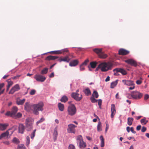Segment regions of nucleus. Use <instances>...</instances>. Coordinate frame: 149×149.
Masks as SVG:
<instances>
[{"label": "nucleus", "instance_id": "f704fd0d", "mask_svg": "<svg viewBox=\"0 0 149 149\" xmlns=\"http://www.w3.org/2000/svg\"><path fill=\"white\" fill-rule=\"evenodd\" d=\"M50 53H53L55 54H62L61 50L53 51L49 52Z\"/></svg>", "mask_w": 149, "mask_h": 149}, {"label": "nucleus", "instance_id": "a19ab883", "mask_svg": "<svg viewBox=\"0 0 149 149\" xmlns=\"http://www.w3.org/2000/svg\"><path fill=\"white\" fill-rule=\"evenodd\" d=\"M148 122V120H146L145 118H143L141 120V124L144 123V125L146 124Z\"/></svg>", "mask_w": 149, "mask_h": 149}, {"label": "nucleus", "instance_id": "4d7b16f0", "mask_svg": "<svg viewBox=\"0 0 149 149\" xmlns=\"http://www.w3.org/2000/svg\"><path fill=\"white\" fill-rule=\"evenodd\" d=\"M146 130V127H142V129L141 130V132H145Z\"/></svg>", "mask_w": 149, "mask_h": 149}, {"label": "nucleus", "instance_id": "37998d69", "mask_svg": "<svg viewBox=\"0 0 149 149\" xmlns=\"http://www.w3.org/2000/svg\"><path fill=\"white\" fill-rule=\"evenodd\" d=\"M7 81L8 82V86H11L13 84V83L12 81L10 79H8L7 80Z\"/></svg>", "mask_w": 149, "mask_h": 149}, {"label": "nucleus", "instance_id": "4be33fe9", "mask_svg": "<svg viewBox=\"0 0 149 149\" xmlns=\"http://www.w3.org/2000/svg\"><path fill=\"white\" fill-rule=\"evenodd\" d=\"M8 126V124H0V130H5L7 127Z\"/></svg>", "mask_w": 149, "mask_h": 149}, {"label": "nucleus", "instance_id": "aec40b11", "mask_svg": "<svg viewBox=\"0 0 149 149\" xmlns=\"http://www.w3.org/2000/svg\"><path fill=\"white\" fill-rule=\"evenodd\" d=\"M79 63V61L77 60H75L71 61L69 63L70 66H74L77 65Z\"/></svg>", "mask_w": 149, "mask_h": 149}, {"label": "nucleus", "instance_id": "052dcab7", "mask_svg": "<svg viewBox=\"0 0 149 149\" xmlns=\"http://www.w3.org/2000/svg\"><path fill=\"white\" fill-rule=\"evenodd\" d=\"M20 76V75H18L15 76V77H13L12 78V79H18V78H19V77Z\"/></svg>", "mask_w": 149, "mask_h": 149}, {"label": "nucleus", "instance_id": "de8ad7c7", "mask_svg": "<svg viewBox=\"0 0 149 149\" xmlns=\"http://www.w3.org/2000/svg\"><path fill=\"white\" fill-rule=\"evenodd\" d=\"M89 61V60L88 59L86 60L84 62H83L81 64L84 65L86 66L87 64L88 63Z\"/></svg>", "mask_w": 149, "mask_h": 149}, {"label": "nucleus", "instance_id": "5fc2aeb1", "mask_svg": "<svg viewBox=\"0 0 149 149\" xmlns=\"http://www.w3.org/2000/svg\"><path fill=\"white\" fill-rule=\"evenodd\" d=\"M149 98V95L148 94H146L144 95V100H147Z\"/></svg>", "mask_w": 149, "mask_h": 149}, {"label": "nucleus", "instance_id": "0eeeda50", "mask_svg": "<svg viewBox=\"0 0 149 149\" xmlns=\"http://www.w3.org/2000/svg\"><path fill=\"white\" fill-rule=\"evenodd\" d=\"M18 111V108L16 107H14L12 109L11 111H8L6 113L7 116H10L12 117H14L16 116V114Z\"/></svg>", "mask_w": 149, "mask_h": 149}, {"label": "nucleus", "instance_id": "ddd939ff", "mask_svg": "<svg viewBox=\"0 0 149 149\" xmlns=\"http://www.w3.org/2000/svg\"><path fill=\"white\" fill-rule=\"evenodd\" d=\"M122 82L125 85L128 86H131V85H135L134 82L131 80H123Z\"/></svg>", "mask_w": 149, "mask_h": 149}, {"label": "nucleus", "instance_id": "69168bd1", "mask_svg": "<svg viewBox=\"0 0 149 149\" xmlns=\"http://www.w3.org/2000/svg\"><path fill=\"white\" fill-rule=\"evenodd\" d=\"M54 77V72L51 73L49 76V77L50 78H52Z\"/></svg>", "mask_w": 149, "mask_h": 149}, {"label": "nucleus", "instance_id": "b1692460", "mask_svg": "<svg viewBox=\"0 0 149 149\" xmlns=\"http://www.w3.org/2000/svg\"><path fill=\"white\" fill-rule=\"evenodd\" d=\"M58 135V133L57 131V128H55L54 129L53 133V136H54V141H55L56 140Z\"/></svg>", "mask_w": 149, "mask_h": 149}, {"label": "nucleus", "instance_id": "58836bf2", "mask_svg": "<svg viewBox=\"0 0 149 149\" xmlns=\"http://www.w3.org/2000/svg\"><path fill=\"white\" fill-rule=\"evenodd\" d=\"M92 95L93 97H95L96 98H97L99 96L98 93L95 91H94Z\"/></svg>", "mask_w": 149, "mask_h": 149}, {"label": "nucleus", "instance_id": "774afa93", "mask_svg": "<svg viewBox=\"0 0 149 149\" xmlns=\"http://www.w3.org/2000/svg\"><path fill=\"white\" fill-rule=\"evenodd\" d=\"M110 80V77L109 76H107L106 79L105 80V81L106 82L109 81Z\"/></svg>", "mask_w": 149, "mask_h": 149}, {"label": "nucleus", "instance_id": "7ed1b4c3", "mask_svg": "<svg viewBox=\"0 0 149 149\" xmlns=\"http://www.w3.org/2000/svg\"><path fill=\"white\" fill-rule=\"evenodd\" d=\"M34 120L31 118H28L25 120L26 127L28 131H30L33 127Z\"/></svg>", "mask_w": 149, "mask_h": 149}, {"label": "nucleus", "instance_id": "cd10ccee", "mask_svg": "<svg viewBox=\"0 0 149 149\" xmlns=\"http://www.w3.org/2000/svg\"><path fill=\"white\" fill-rule=\"evenodd\" d=\"M25 101V99H23L22 100H17L16 101L17 104L18 105H22L23 104Z\"/></svg>", "mask_w": 149, "mask_h": 149}, {"label": "nucleus", "instance_id": "9d476101", "mask_svg": "<svg viewBox=\"0 0 149 149\" xmlns=\"http://www.w3.org/2000/svg\"><path fill=\"white\" fill-rule=\"evenodd\" d=\"M20 88L19 84H16L13 86L10 89V91L9 94H13L15 92L18 91L20 90Z\"/></svg>", "mask_w": 149, "mask_h": 149}, {"label": "nucleus", "instance_id": "e433bc0d", "mask_svg": "<svg viewBox=\"0 0 149 149\" xmlns=\"http://www.w3.org/2000/svg\"><path fill=\"white\" fill-rule=\"evenodd\" d=\"M97 63L96 62H92L90 63L91 67L93 68H95L97 65Z\"/></svg>", "mask_w": 149, "mask_h": 149}, {"label": "nucleus", "instance_id": "4c0bfd02", "mask_svg": "<svg viewBox=\"0 0 149 149\" xmlns=\"http://www.w3.org/2000/svg\"><path fill=\"white\" fill-rule=\"evenodd\" d=\"M97 130L98 131H100L102 130L101 123L100 122L98 123L97 126Z\"/></svg>", "mask_w": 149, "mask_h": 149}, {"label": "nucleus", "instance_id": "6e6d98bb", "mask_svg": "<svg viewBox=\"0 0 149 149\" xmlns=\"http://www.w3.org/2000/svg\"><path fill=\"white\" fill-rule=\"evenodd\" d=\"M113 71L114 72V75L117 76L119 75L118 74V72H119L117 71V70H114V69L113 70Z\"/></svg>", "mask_w": 149, "mask_h": 149}, {"label": "nucleus", "instance_id": "473e14b6", "mask_svg": "<svg viewBox=\"0 0 149 149\" xmlns=\"http://www.w3.org/2000/svg\"><path fill=\"white\" fill-rule=\"evenodd\" d=\"M68 100V98L66 96H63L61 98L60 100L62 102H65Z\"/></svg>", "mask_w": 149, "mask_h": 149}, {"label": "nucleus", "instance_id": "9b49d317", "mask_svg": "<svg viewBox=\"0 0 149 149\" xmlns=\"http://www.w3.org/2000/svg\"><path fill=\"white\" fill-rule=\"evenodd\" d=\"M71 96L72 98L77 101H80L82 98V95L74 93L72 94Z\"/></svg>", "mask_w": 149, "mask_h": 149}, {"label": "nucleus", "instance_id": "bf43d9fd", "mask_svg": "<svg viewBox=\"0 0 149 149\" xmlns=\"http://www.w3.org/2000/svg\"><path fill=\"white\" fill-rule=\"evenodd\" d=\"M130 130L134 134H135L136 133V132L134 130V129L133 127H131L130 128Z\"/></svg>", "mask_w": 149, "mask_h": 149}, {"label": "nucleus", "instance_id": "864d4df0", "mask_svg": "<svg viewBox=\"0 0 149 149\" xmlns=\"http://www.w3.org/2000/svg\"><path fill=\"white\" fill-rule=\"evenodd\" d=\"M36 92V91L34 89L32 90L30 92V94L31 95H33L35 94Z\"/></svg>", "mask_w": 149, "mask_h": 149}, {"label": "nucleus", "instance_id": "ea45409f", "mask_svg": "<svg viewBox=\"0 0 149 149\" xmlns=\"http://www.w3.org/2000/svg\"><path fill=\"white\" fill-rule=\"evenodd\" d=\"M45 120V119L43 118H40V119L37 121L36 123V124L37 125H38L42 122L43 121Z\"/></svg>", "mask_w": 149, "mask_h": 149}, {"label": "nucleus", "instance_id": "a18cd8bd", "mask_svg": "<svg viewBox=\"0 0 149 149\" xmlns=\"http://www.w3.org/2000/svg\"><path fill=\"white\" fill-rule=\"evenodd\" d=\"M62 54H64L65 53L68 52H69L68 50L67 49H64L62 50H61Z\"/></svg>", "mask_w": 149, "mask_h": 149}, {"label": "nucleus", "instance_id": "2f4dec72", "mask_svg": "<svg viewBox=\"0 0 149 149\" xmlns=\"http://www.w3.org/2000/svg\"><path fill=\"white\" fill-rule=\"evenodd\" d=\"M100 139L101 140V146L103 147L104 146V140L102 136H100Z\"/></svg>", "mask_w": 149, "mask_h": 149}, {"label": "nucleus", "instance_id": "5701e85b", "mask_svg": "<svg viewBox=\"0 0 149 149\" xmlns=\"http://www.w3.org/2000/svg\"><path fill=\"white\" fill-rule=\"evenodd\" d=\"M98 56L100 58L104 59L107 57V55L106 54H105L102 51L100 54Z\"/></svg>", "mask_w": 149, "mask_h": 149}, {"label": "nucleus", "instance_id": "423d86ee", "mask_svg": "<svg viewBox=\"0 0 149 149\" xmlns=\"http://www.w3.org/2000/svg\"><path fill=\"white\" fill-rule=\"evenodd\" d=\"M77 143L79 144V147L81 148H84L86 146V144L85 142L83 141L82 137L81 135H80L77 137Z\"/></svg>", "mask_w": 149, "mask_h": 149}, {"label": "nucleus", "instance_id": "79ce46f5", "mask_svg": "<svg viewBox=\"0 0 149 149\" xmlns=\"http://www.w3.org/2000/svg\"><path fill=\"white\" fill-rule=\"evenodd\" d=\"M36 131V129L34 130L33 132L31 134V139H33L35 136Z\"/></svg>", "mask_w": 149, "mask_h": 149}, {"label": "nucleus", "instance_id": "7c9ffc66", "mask_svg": "<svg viewBox=\"0 0 149 149\" xmlns=\"http://www.w3.org/2000/svg\"><path fill=\"white\" fill-rule=\"evenodd\" d=\"M12 142L14 143L17 144H18L20 142L19 140L16 137H14L13 139Z\"/></svg>", "mask_w": 149, "mask_h": 149}, {"label": "nucleus", "instance_id": "f03ea898", "mask_svg": "<svg viewBox=\"0 0 149 149\" xmlns=\"http://www.w3.org/2000/svg\"><path fill=\"white\" fill-rule=\"evenodd\" d=\"M112 63L110 62H103L100 63L98 65V68H100L102 72H106L112 69Z\"/></svg>", "mask_w": 149, "mask_h": 149}, {"label": "nucleus", "instance_id": "4468645a", "mask_svg": "<svg viewBox=\"0 0 149 149\" xmlns=\"http://www.w3.org/2000/svg\"><path fill=\"white\" fill-rule=\"evenodd\" d=\"M130 52L124 49H120L118 51L119 54L125 55L129 53Z\"/></svg>", "mask_w": 149, "mask_h": 149}, {"label": "nucleus", "instance_id": "c03bdc74", "mask_svg": "<svg viewBox=\"0 0 149 149\" xmlns=\"http://www.w3.org/2000/svg\"><path fill=\"white\" fill-rule=\"evenodd\" d=\"M91 100L92 103H95L97 102L98 101L97 100L95 99L94 97H91Z\"/></svg>", "mask_w": 149, "mask_h": 149}, {"label": "nucleus", "instance_id": "dca6fc26", "mask_svg": "<svg viewBox=\"0 0 149 149\" xmlns=\"http://www.w3.org/2000/svg\"><path fill=\"white\" fill-rule=\"evenodd\" d=\"M25 130V127L23 124H19L18 127V132L19 133L23 134Z\"/></svg>", "mask_w": 149, "mask_h": 149}, {"label": "nucleus", "instance_id": "f3484780", "mask_svg": "<svg viewBox=\"0 0 149 149\" xmlns=\"http://www.w3.org/2000/svg\"><path fill=\"white\" fill-rule=\"evenodd\" d=\"M10 130H11L10 129H9L6 132L2 133L0 136V139H1L6 137H8L9 134V131H10Z\"/></svg>", "mask_w": 149, "mask_h": 149}, {"label": "nucleus", "instance_id": "338daca9", "mask_svg": "<svg viewBox=\"0 0 149 149\" xmlns=\"http://www.w3.org/2000/svg\"><path fill=\"white\" fill-rule=\"evenodd\" d=\"M57 59V61L59 62H62V57H58V58Z\"/></svg>", "mask_w": 149, "mask_h": 149}, {"label": "nucleus", "instance_id": "0e129e2a", "mask_svg": "<svg viewBox=\"0 0 149 149\" xmlns=\"http://www.w3.org/2000/svg\"><path fill=\"white\" fill-rule=\"evenodd\" d=\"M141 126L140 125H139L136 127V129L137 130H139L141 128Z\"/></svg>", "mask_w": 149, "mask_h": 149}, {"label": "nucleus", "instance_id": "e2e57ef3", "mask_svg": "<svg viewBox=\"0 0 149 149\" xmlns=\"http://www.w3.org/2000/svg\"><path fill=\"white\" fill-rule=\"evenodd\" d=\"M131 87H130L129 88V90H132L134 89L135 88V86L134 85H131Z\"/></svg>", "mask_w": 149, "mask_h": 149}, {"label": "nucleus", "instance_id": "bb28decb", "mask_svg": "<svg viewBox=\"0 0 149 149\" xmlns=\"http://www.w3.org/2000/svg\"><path fill=\"white\" fill-rule=\"evenodd\" d=\"M70 60L68 56H65L63 58L62 57V61L68 63Z\"/></svg>", "mask_w": 149, "mask_h": 149}, {"label": "nucleus", "instance_id": "39448f33", "mask_svg": "<svg viewBox=\"0 0 149 149\" xmlns=\"http://www.w3.org/2000/svg\"><path fill=\"white\" fill-rule=\"evenodd\" d=\"M131 93L132 98L134 99H139L142 97L143 95V94L142 93L138 91H133Z\"/></svg>", "mask_w": 149, "mask_h": 149}, {"label": "nucleus", "instance_id": "1a4fd4ad", "mask_svg": "<svg viewBox=\"0 0 149 149\" xmlns=\"http://www.w3.org/2000/svg\"><path fill=\"white\" fill-rule=\"evenodd\" d=\"M77 126L72 124L68 125L67 129L68 132L70 133H75V128Z\"/></svg>", "mask_w": 149, "mask_h": 149}, {"label": "nucleus", "instance_id": "f257e3e1", "mask_svg": "<svg viewBox=\"0 0 149 149\" xmlns=\"http://www.w3.org/2000/svg\"><path fill=\"white\" fill-rule=\"evenodd\" d=\"M43 103L42 102H40L38 104L33 105H31L29 102H26L24 105V109L28 111H30L32 110L35 114L38 115L39 114V111H43Z\"/></svg>", "mask_w": 149, "mask_h": 149}, {"label": "nucleus", "instance_id": "49530a36", "mask_svg": "<svg viewBox=\"0 0 149 149\" xmlns=\"http://www.w3.org/2000/svg\"><path fill=\"white\" fill-rule=\"evenodd\" d=\"M98 105L99 106L100 109H101V105L102 103V100L101 99H99L98 100Z\"/></svg>", "mask_w": 149, "mask_h": 149}, {"label": "nucleus", "instance_id": "393cba45", "mask_svg": "<svg viewBox=\"0 0 149 149\" xmlns=\"http://www.w3.org/2000/svg\"><path fill=\"white\" fill-rule=\"evenodd\" d=\"M93 51L96 53L99 56V55L102 51V48H95L93 49Z\"/></svg>", "mask_w": 149, "mask_h": 149}, {"label": "nucleus", "instance_id": "c756f323", "mask_svg": "<svg viewBox=\"0 0 149 149\" xmlns=\"http://www.w3.org/2000/svg\"><path fill=\"white\" fill-rule=\"evenodd\" d=\"M58 106L59 109L61 111H63L64 109V105L63 104L61 103H59L58 104Z\"/></svg>", "mask_w": 149, "mask_h": 149}, {"label": "nucleus", "instance_id": "6ab92c4d", "mask_svg": "<svg viewBox=\"0 0 149 149\" xmlns=\"http://www.w3.org/2000/svg\"><path fill=\"white\" fill-rule=\"evenodd\" d=\"M58 58V56H54L50 55L47 56L45 58V60L47 61H49L51 60H54Z\"/></svg>", "mask_w": 149, "mask_h": 149}, {"label": "nucleus", "instance_id": "6e6552de", "mask_svg": "<svg viewBox=\"0 0 149 149\" xmlns=\"http://www.w3.org/2000/svg\"><path fill=\"white\" fill-rule=\"evenodd\" d=\"M34 78L38 81L43 82L46 79V77L40 74H36L34 77Z\"/></svg>", "mask_w": 149, "mask_h": 149}, {"label": "nucleus", "instance_id": "a878e982", "mask_svg": "<svg viewBox=\"0 0 149 149\" xmlns=\"http://www.w3.org/2000/svg\"><path fill=\"white\" fill-rule=\"evenodd\" d=\"M4 84L3 83L0 84V95L3 94L5 91V89H2V88L4 87Z\"/></svg>", "mask_w": 149, "mask_h": 149}, {"label": "nucleus", "instance_id": "603ef678", "mask_svg": "<svg viewBox=\"0 0 149 149\" xmlns=\"http://www.w3.org/2000/svg\"><path fill=\"white\" fill-rule=\"evenodd\" d=\"M84 66L85 65L81 64L80 66V70L81 71L84 70L85 69Z\"/></svg>", "mask_w": 149, "mask_h": 149}, {"label": "nucleus", "instance_id": "c85d7f7f", "mask_svg": "<svg viewBox=\"0 0 149 149\" xmlns=\"http://www.w3.org/2000/svg\"><path fill=\"white\" fill-rule=\"evenodd\" d=\"M134 120V119L132 118L128 117L127 118V123L129 125H131L132 124L133 121Z\"/></svg>", "mask_w": 149, "mask_h": 149}, {"label": "nucleus", "instance_id": "a211bd4d", "mask_svg": "<svg viewBox=\"0 0 149 149\" xmlns=\"http://www.w3.org/2000/svg\"><path fill=\"white\" fill-rule=\"evenodd\" d=\"M114 70H117L121 73L123 75H126L127 74L126 71L124 69L121 68H117L114 69Z\"/></svg>", "mask_w": 149, "mask_h": 149}, {"label": "nucleus", "instance_id": "13d9d810", "mask_svg": "<svg viewBox=\"0 0 149 149\" xmlns=\"http://www.w3.org/2000/svg\"><path fill=\"white\" fill-rule=\"evenodd\" d=\"M142 83V81L140 80H137L136 81V83L138 85H140Z\"/></svg>", "mask_w": 149, "mask_h": 149}, {"label": "nucleus", "instance_id": "72a5a7b5", "mask_svg": "<svg viewBox=\"0 0 149 149\" xmlns=\"http://www.w3.org/2000/svg\"><path fill=\"white\" fill-rule=\"evenodd\" d=\"M118 80H116L115 81H113L111 83L110 87L111 88H113L115 86H116L118 83Z\"/></svg>", "mask_w": 149, "mask_h": 149}, {"label": "nucleus", "instance_id": "3c124183", "mask_svg": "<svg viewBox=\"0 0 149 149\" xmlns=\"http://www.w3.org/2000/svg\"><path fill=\"white\" fill-rule=\"evenodd\" d=\"M68 149H75V148L74 146L72 144H70L69 146Z\"/></svg>", "mask_w": 149, "mask_h": 149}, {"label": "nucleus", "instance_id": "412c9836", "mask_svg": "<svg viewBox=\"0 0 149 149\" xmlns=\"http://www.w3.org/2000/svg\"><path fill=\"white\" fill-rule=\"evenodd\" d=\"M83 91L85 95L87 96H88L91 94V91L89 88H87L84 89Z\"/></svg>", "mask_w": 149, "mask_h": 149}, {"label": "nucleus", "instance_id": "680f3d73", "mask_svg": "<svg viewBox=\"0 0 149 149\" xmlns=\"http://www.w3.org/2000/svg\"><path fill=\"white\" fill-rule=\"evenodd\" d=\"M106 126L105 131H107V130L109 128V124H108V122L107 121L106 122Z\"/></svg>", "mask_w": 149, "mask_h": 149}, {"label": "nucleus", "instance_id": "2eb2a0df", "mask_svg": "<svg viewBox=\"0 0 149 149\" xmlns=\"http://www.w3.org/2000/svg\"><path fill=\"white\" fill-rule=\"evenodd\" d=\"M111 117L113 118L114 117V115L116 113V110L115 109V105L113 104H112L111 106Z\"/></svg>", "mask_w": 149, "mask_h": 149}, {"label": "nucleus", "instance_id": "f8f14e48", "mask_svg": "<svg viewBox=\"0 0 149 149\" xmlns=\"http://www.w3.org/2000/svg\"><path fill=\"white\" fill-rule=\"evenodd\" d=\"M125 61L128 64H130L134 67H136L137 65L136 62L133 59H129L125 60Z\"/></svg>", "mask_w": 149, "mask_h": 149}, {"label": "nucleus", "instance_id": "8fccbe9b", "mask_svg": "<svg viewBox=\"0 0 149 149\" xmlns=\"http://www.w3.org/2000/svg\"><path fill=\"white\" fill-rule=\"evenodd\" d=\"M22 116V114L20 113H18L17 114H16V116H15L14 117L19 118L21 117Z\"/></svg>", "mask_w": 149, "mask_h": 149}, {"label": "nucleus", "instance_id": "c9c22d12", "mask_svg": "<svg viewBox=\"0 0 149 149\" xmlns=\"http://www.w3.org/2000/svg\"><path fill=\"white\" fill-rule=\"evenodd\" d=\"M48 68H45L43 69L41 72L40 73L42 74H46L48 71Z\"/></svg>", "mask_w": 149, "mask_h": 149}, {"label": "nucleus", "instance_id": "09e8293b", "mask_svg": "<svg viewBox=\"0 0 149 149\" xmlns=\"http://www.w3.org/2000/svg\"><path fill=\"white\" fill-rule=\"evenodd\" d=\"M17 149H26L24 145H19L18 146Z\"/></svg>", "mask_w": 149, "mask_h": 149}, {"label": "nucleus", "instance_id": "20e7f679", "mask_svg": "<svg viewBox=\"0 0 149 149\" xmlns=\"http://www.w3.org/2000/svg\"><path fill=\"white\" fill-rule=\"evenodd\" d=\"M68 114L70 116H73L76 112V109L74 105L71 104L68 107Z\"/></svg>", "mask_w": 149, "mask_h": 149}]
</instances>
